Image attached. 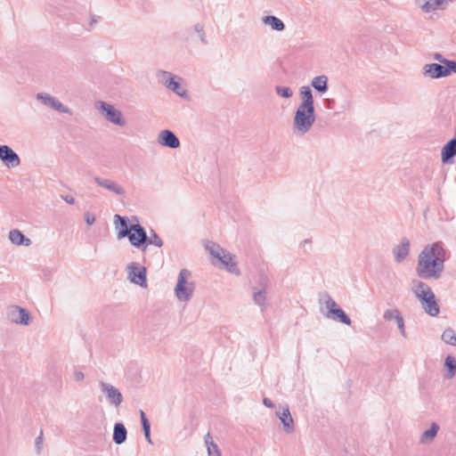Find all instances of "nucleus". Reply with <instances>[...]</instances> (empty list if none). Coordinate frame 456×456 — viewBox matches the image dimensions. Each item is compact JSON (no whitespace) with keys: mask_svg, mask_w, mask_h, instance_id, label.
I'll use <instances>...</instances> for the list:
<instances>
[{"mask_svg":"<svg viewBox=\"0 0 456 456\" xmlns=\"http://www.w3.org/2000/svg\"><path fill=\"white\" fill-rule=\"evenodd\" d=\"M275 93L281 98L289 99L293 96V90L289 86H276Z\"/></svg>","mask_w":456,"mask_h":456,"instance_id":"72a5a7b5","label":"nucleus"},{"mask_svg":"<svg viewBox=\"0 0 456 456\" xmlns=\"http://www.w3.org/2000/svg\"><path fill=\"white\" fill-rule=\"evenodd\" d=\"M6 317L12 323L28 326L31 322L28 311L18 305H11L6 310Z\"/></svg>","mask_w":456,"mask_h":456,"instance_id":"9d476101","label":"nucleus"},{"mask_svg":"<svg viewBox=\"0 0 456 456\" xmlns=\"http://www.w3.org/2000/svg\"><path fill=\"white\" fill-rule=\"evenodd\" d=\"M0 159L7 167H17L20 164V157L8 145L0 146Z\"/></svg>","mask_w":456,"mask_h":456,"instance_id":"ddd939ff","label":"nucleus"},{"mask_svg":"<svg viewBox=\"0 0 456 456\" xmlns=\"http://www.w3.org/2000/svg\"><path fill=\"white\" fill-rule=\"evenodd\" d=\"M416 4L422 11L430 12L444 8L448 4V0H416Z\"/></svg>","mask_w":456,"mask_h":456,"instance_id":"4be33fe9","label":"nucleus"},{"mask_svg":"<svg viewBox=\"0 0 456 456\" xmlns=\"http://www.w3.org/2000/svg\"><path fill=\"white\" fill-rule=\"evenodd\" d=\"M127 279L130 282L136 284L142 288H147L146 268L136 262L127 265L126 268Z\"/></svg>","mask_w":456,"mask_h":456,"instance_id":"6e6552de","label":"nucleus"},{"mask_svg":"<svg viewBox=\"0 0 456 456\" xmlns=\"http://www.w3.org/2000/svg\"><path fill=\"white\" fill-rule=\"evenodd\" d=\"M446 371L445 378L452 379L456 375V358L452 355H447L444 363Z\"/></svg>","mask_w":456,"mask_h":456,"instance_id":"c85d7f7f","label":"nucleus"},{"mask_svg":"<svg viewBox=\"0 0 456 456\" xmlns=\"http://www.w3.org/2000/svg\"><path fill=\"white\" fill-rule=\"evenodd\" d=\"M445 251L440 242L424 247L418 256L417 275L424 280H438L444 269Z\"/></svg>","mask_w":456,"mask_h":456,"instance_id":"f257e3e1","label":"nucleus"},{"mask_svg":"<svg viewBox=\"0 0 456 456\" xmlns=\"http://www.w3.org/2000/svg\"><path fill=\"white\" fill-rule=\"evenodd\" d=\"M261 21L264 25L270 27L272 30L282 31L285 28L284 22L273 15L264 16L262 17Z\"/></svg>","mask_w":456,"mask_h":456,"instance_id":"b1692460","label":"nucleus"},{"mask_svg":"<svg viewBox=\"0 0 456 456\" xmlns=\"http://www.w3.org/2000/svg\"><path fill=\"white\" fill-rule=\"evenodd\" d=\"M131 245L142 251L147 248V233L140 224H132L130 234L126 236Z\"/></svg>","mask_w":456,"mask_h":456,"instance_id":"9b49d317","label":"nucleus"},{"mask_svg":"<svg viewBox=\"0 0 456 456\" xmlns=\"http://www.w3.org/2000/svg\"><path fill=\"white\" fill-rule=\"evenodd\" d=\"M311 243H312V241H311L310 240H305L302 242L301 246H302L305 249H306L307 248H310V247H311Z\"/></svg>","mask_w":456,"mask_h":456,"instance_id":"a18cd8bd","label":"nucleus"},{"mask_svg":"<svg viewBox=\"0 0 456 456\" xmlns=\"http://www.w3.org/2000/svg\"><path fill=\"white\" fill-rule=\"evenodd\" d=\"M276 415L282 423L283 430L287 434H291L295 431L294 420L288 406L284 407L281 412H276Z\"/></svg>","mask_w":456,"mask_h":456,"instance_id":"412c9836","label":"nucleus"},{"mask_svg":"<svg viewBox=\"0 0 456 456\" xmlns=\"http://www.w3.org/2000/svg\"><path fill=\"white\" fill-rule=\"evenodd\" d=\"M158 142L161 146L170 149H177L180 147V141L175 133L168 129L161 130L158 134Z\"/></svg>","mask_w":456,"mask_h":456,"instance_id":"2eb2a0df","label":"nucleus"},{"mask_svg":"<svg viewBox=\"0 0 456 456\" xmlns=\"http://www.w3.org/2000/svg\"><path fill=\"white\" fill-rule=\"evenodd\" d=\"M129 219L119 215L114 216V225L118 231V239H123L130 234L132 224H128Z\"/></svg>","mask_w":456,"mask_h":456,"instance_id":"aec40b11","label":"nucleus"},{"mask_svg":"<svg viewBox=\"0 0 456 456\" xmlns=\"http://www.w3.org/2000/svg\"><path fill=\"white\" fill-rule=\"evenodd\" d=\"M100 391L105 395L106 401L114 407H118L123 402L121 392L110 383L100 380L98 383Z\"/></svg>","mask_w":456,"mask_h":456,"instance_id":"1a4fd4ad","label":"nucleus"},{"mask_svg":"<svg viewBox=\"0 0 456 456\" xmlns=\"http://www.w3.org/2000/svg\"><path fill=\"white\" fill-rule=\"evenodd\" d=\"M456 155V139L449 141L442 149V161L449 162Z\"/></svg>","mask_w":456,"mask_h":456,"instance_id":"393cba45","label":"nucleus"},{"mask_svg":"<svg viewBox=\"0 0 456 456\" xmlns=\"http://www.w3.org/2000/svg\"><path fill=\"white\" fill-rule=\"evenodd\" d=\"M126 429L122 423H116L113 428V441L117 444H123L126 439Z\"/></svg>","mask_w":456,"mask_h":456,"instance_id":"cd10ccee","label":"nucleus"},{"mask_svg":"<svg viewBox=\"0 0 456 456\" xmlns=\"http://www.w3.org/2000/svg\"><path fill=\"white\" fill-rule=\"evenodd\" d=\"M194 30L199 34V37L202 42H205V32L204 28L200 24H196L194 26Z\"/></svg>","mask_w":456,"mask_h":456,"instance_id":"4c0bfd02","label":"nucleus"},{"mask_svg":"<svg viewBox=\"0 0 456 456\" xmlns=\"http://www.w3.org/2000/svg\"><path fill=\"white\" fill-rule=\"evenodd\" d=\"M319 303L322 306H324L327 309V312L324 314H333L338 308H339L338 305L329 294L322 295L319 298Z\"/></svg>","mask_w":456,"mask_h":456,"instance_id":"bb28decb","label":"nucleus"},{"mask_svg":"<svg viewBox=\"0 0 456 456\" xmlns=\"http://www.w3.org/2000/svg\"><path fill=\"white\" fill-rule=\"evenodd\" d=\"M65 200L66 202H68L69 204H73L75 202V200L73 197H66L65 198Z\"/></svg>","mask_w":456,"mask_h":456,"instance_id":"de8ad7c7","label":"nucleus"},{"mask_svg":"<svg viewBox=\"0 0 456 456\" xmlns=\"http://www.w3.org/2000/svg\"><path fill=\"white\" fill-rule=\"evenodd\" d=\"M411 243L408 238L403 237L401 239L400 243L393 248V256L396 263L403 262L410 253Z\"/></svg>","mask_w":456,"mask_h":456,"instance_id":"dca6fc26","label":"nucleus"},{"mask_svg":"<svg viewBox=\"0 0 456 456\" xmlns=\"http://www.w3.org/2000/svg\"><path fill=\"white\" fill-rule=\"evenodd\" d=\"M205 444L208 449V456H221V452L216 445V444L214 442L212 436L210 433H208L205 437Z\"/></svg>","mask_w":456,"mask_h":456,"instance_id":"2f4dec72","label":"nucleus"},{"mask_svg":"<svg viewBox=\"0 0 456 456\" xmlns=\"http://www.w3.org/2000/svg\"><path fill=\"white\" fill-rule=\"evenodd\" d=\"M316 120L314 107L297 106L292 119V132L296 136H304L308 134Z\"/></svg>","mask_w":456,"mask_h":456,"instance_id":"7ed1b4c3","label":"nucleus"},{"mask_svg":"<svg viewBox=\"0 0 456 456\" xmlns=\"http://www.w3.org/2000/svg\"><path fill=\"white\" fill-rule=\"evenodd\" d=\"M94 181L98 186L113 192L115 195L123 196L126 193L124 187L114 180L96 176Z\"/></svg>","mask_w":456,"mask_h":456,"instance_id":"f3484780","label":"nucleus"},{"mask_svg":"<svg viewBox=\"0 0 456 456\" xmlns=\"http://www.w3.org/2000/svg\"><path fill=\"white\" fill-rule=\"evenodd\" d=\"M253 298H254L255 304H256L257 305H259L261 307L265 306L266 296H265V292L264 290H259V291L255 292Z\"/></svg>","mask_w":456,"mask_h":456,"instance_id":"c9c22d12","label":"nucleus"},{"mask_svg":"<svg viewBox=\"0 0 456 456\" xmlns=\"http://www.w3.org/2000/svg\"><path fill=\"white\" fill-rule=\"evenodd\" d=\"M441 339L447 345L456 346V331L452 328L445 329L442 333Z\"/></svg>","mask_w":456,"mask_h":456,"instance_id":"473e14b6","label":"nucleus"},{"mask_svg":"<svg viewBox=\"0 0 456 456\" xmlns=\"http://www.w3.org/2000/svg\"><path fill=\"white\" fill-rule=\"evenodd\" d=\"M42 441H43V437H42V434L37 438L36 440V446H37V452H39L40 450H41V444H42Z\"/></svg>","mask_w":456,"mask_h":456,"instance_id":"37998d69","label":"nucleus"},{"mask_svg":"<svg viewBox=\"0 0 456 456\" xmlns=\"http://www.w3.org/2000/svg\"><path fill=\"white\" fill-rule=\"evenodd\" d=\"M36 98L46 107H49L61 113L71 114V111L69 108L64 106L58 99L47 93H38L36 95Z\"/></svg>","mask_w":456,"mask_h":456,"instance_id":"f8f14e48","label":"nucleus"},{"mask_svg":"<svg viewBox=\"0 0 456 456\" xmlns=\"http://www.w3.org/2000/svg\"><path fill=\"white\" fill-rule=\"evenodd\" d=\"M94 107L106 121L118 126H125L126 125L123 113L116 109L114 105L103 101H98L95 102Z\"/></svg>","mask_w":456,"mask_h":456,"instance_id":"423d86ee","label":"nucleus"},{"mask_svg":"<svg viewBox=\"0 0 456 456\" xmlns=\"http://www.w3.org/2000/svg\"><path fill=\"white\" fill-rule=\"evenodd\" d=\"M440 427L437 423L432 422L429 428L423 432L419 436L418 443L420 445H429L431 444L436 437L437 436Z\"/></svg>","mask_w":456,"mask_h":456,"instance_id":"6ab92c4d","label":"nucleus"},{"mask_svg":"<svg viewBox=\"0 0 456 456\" xmlns=\"http://www.w3.org/2000/svg\"><path fill=\"white\" fill-rule=\"evenodd\" d=\"M72 379L76 382H81L85 379V374L81 370H75L73 372Z\"/></svg>","mask_w":456,"mask_h":456,"instance_id":"58836bf2","label":"nucleus"},{"mask_svg":"<svg viewBox=\"0 0 456 456\" xmlns=\"http://www.w3.org/2000/svg\"><path fill=\"white\" fill-rule=\"evenodd\" d=\"M300 107H314V101L312 90L307 86H303L299 88Z\"/></svg>","mask_w":456,"mask_h":456,"instance_id":"5701e85b","label":"nucleus"},{"mask_svg":"<svg viewBox=\"0 0 456 456\" xmlns=\"http://www.w3.org/2000/svg\"><path fill=\"white\" fill-rule=\"evenodd\" d=\"M85 221L87 224L91 225L95 222V216L89 212L85 214Z\"/></svg>","mask_w":456,"mask_h":456,"instance_id":"a19ab883","label":"nucleus"},{"mask_svg":"<svg viewBox=\"0 0 456 456\" xmlns=\"http://www.w3.org/2000/svg\"><path fill=\"white\" fill-rule=\"evenodd\" d=\"M206 249L213 257L216 258L229 273L240 275V272L237 266L235 255L228 252L214 242H208L206 245Z\"/></svg>","mask_w":456,"mask_h":456,"instance_id":"39448f33","label":"nucleus"},{"mask_svg":"<svg viewBox=\"0 0 456 456\" xmlns=\"http://www.w3.org/2000/svg\"><path fill=\"white\" fill-rule=\"evenodd\" d=\"M263 403L268 408L273 407V403L269 398L265 397L263 400Z\"/></svg>","mask_w":456,"mask_h":456,"instance_id":"c03bdc74","label":"nucleus"},{"mask_svg":"<svg viewBox=\"0 0 456 456\" xmlns=\"http://www.w3.org/2000/svg\"><path fill=\"white\" fill-rule=\"evenodd\" d=\"M191 273L188 269H182L177 277L174 292L178 301H190L195 291V283L191 280Z\"/></svg>","mask_w":456,"mask_h":456,"instance_id":"20e7f679","label":"nucleus"},{"mask_svg":"<svg viewBox=\"0 0 456 456\" xmlns=\"http://www.w3.org/2000/svg\"><path fill=\"white\" fill-rule=\"evenodd\" d=\"M157 77L161 84L177 95L181 97L187 95V90L182 84V77L165 70H159Z\"/></svg>","mask_w":456,"mask_h":456,"instance_id":"0eeeda50","label":"nucleus"},{"mask_svg":"<svg viewBox=\"0 0 456 456\" xmlns=\"http://www.w3.org/2000/svg\"><path fill=\"white\" fill-rule=\"evenodd\" d=\"M140 417H141V422H142L143 433H147V431L151 430V424H150L143 411H140Z\"/></svg>","mask_w":456,"mask_h":456,"instance_id":"e433bc0d","label":"nucleus"},{"mask_svg":"<svg viewBox=\"0 0 456 456\" xmlns=\"http://www.w3.org/2000/svg\"><path fill=\"white\" fill-rule=\"evenodd\" d=\"M9 240L12 243L15 245H25L29 246L31 244V240L28 238H26L24 234L18 229H13L9 232Z\"/></svg>","mask_w":456,"mask_h":456,"instance_id":"a878e982","label":"nucleus"},{"mask_svg":"<svg viewBox=\"0 0 456 456\" xmlns=\"http://www.w3.org/2000/svg\"><path fill=\"white\" fill-rule=\"evenodd\" d=\"M383 318L385 321H395L402 336L406 338V330L404 326L403 318L400 313V311L396 308H388L385 310Z\"/></svg>","mask_w":456,"mask_h":456,"instance_id":"a211bd4d","label":"nucleus"},{"mask_svg":"<svg viewBox=\"0 0 456 456\" xmlns=\"http://www.w3.org/2000/svg\"><path fill=\"white\" fill-rule=\"evenodd\" d=\"M448 64H449L448 69H450V74L452 72L456 73V61H451V62H449Z\"/></svg>","mask_w":456,"mask_h":456,"instance_id":"79ce46f5","label":"nucleus"},{"mask_svg":"<svg viewBox=\"0 0 456 456\" xmlns=\"http://www.w3.org/2000/svg\"><path fill=\"white\" fill-rule=\"evenodd\" d=\"M311 86L319 93L324 94L328 90V77L325 75L314 77L312 79Z\"/></svg>","mask_w":456,"mask_h":456,"instance_id":"c756f323","label":"nucleus"},{"mask_svg":"<svg viewBox=\"0 0 456 456\" xmlns=\"http://www.w3.org/2000/svg\"><path fill=\"white\" fill-rule=\"evenodd\" d=\"M144 436H145L146 440H147L150 444H152V440H151V430H150V431H147V433H144Z\"/></svg>","mask_w":456,"mask_h":456,"instance_id":"49530a36","label":"nucleus"},{"mask_svg":"<svg viewBox=\"0 0 456 456\" xmlns=\"http://www.w3.org/2000/svg\"><path fill=\"white\" fill-rule=\"evenodd\" d=\"M411 290L419 301L425 313L433 317L439 314V305L430 286L422 281L412 280Z\"/></svg>","mask_w":456,"mask_h":456,"instance_id":"f03ea898","label":"nucleus"},{"mask_svg":"<svg viewBox=\"0 0 456 456\" xmlns=\"http://www.w3.org/2000/svg\"><path fill=\"white\" fill-rule=\"evenodd\" d=\"M434 59H435L436 61H439V62H441V63L444 64V66H447V67L449 66V64H448V63H449V62H451V61H450V60L445 59V58H444L441 53H436V54L434 55Z\"/></svg>","mask_w":456,"mask_h":456,"instance_id":"ea45409f","label":"nucleus"},{"mask_svg":"<svg viewBox=\"0 0 456 456\" xmlns=\"http://www.w3.org/2000/svg\"><path fill=\"white\" fill-rule=\"evenodd\" d=\"M326 318L340 322L346 325H351L352 322L348 315L339 307L333 314H324Z\"/></svg>","mask_w":456,"mask_h":456,"instance_id":"7c9ffc66","label":"nucleus"},{"mask_svg":"<svg viewBox=\"0 0 456 456\" xmlns=\"http://www.w3.org/2000/svg\"><path fill=\"white\" fill-rule=\"evenodd\" d=\"M423 75L430 78L445 77L450 75V69L447 66H443L438 63H429L423 67Z\"/></svg>","mask_w":456,"mask_h":456,"instance_id":"4468645a","label":"nucleus"},{"mask_svg":"<svg viewBox=\"0 0 456 456\" xmlns=\"http://www.w3.org/2000/svg\"><path fill=\"white\" fill-rule=\"evenodd\" d=\"M148 245H154L158 248H161L163 246V241L156 232H152L150 236L147 235V246Z\"/></svg>","mask_w":456,"mask_h":456,"instance_id":"f704fd0d","label":"nucleus"}]
</instances>
